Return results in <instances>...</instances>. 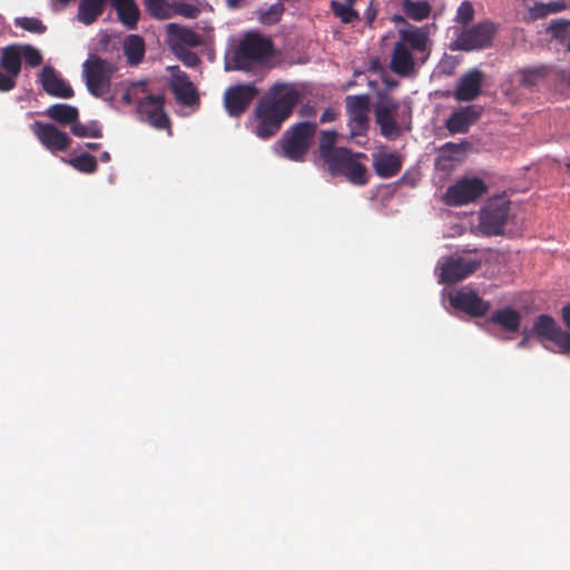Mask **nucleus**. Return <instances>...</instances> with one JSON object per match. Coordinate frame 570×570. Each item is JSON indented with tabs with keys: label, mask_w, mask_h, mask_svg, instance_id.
Listing matches in <instances>:
<instances>
[{
	"label": "nucleus",
	"mask_w": 570,
	"mask_h": 570,
	"mask_svg": "<svg viewBox=\"0 0 570 570\" xmlns=\"http://www.w3.org/2000/svg\"><path fill=\"white\" fill-rule=\"evenodd\" d=\"M173 9H175L176 13L181 14L189 19L196 18L199 13V9L196 6L185 2L175 3L173 6Z\"/></svg>",
	"instance_id": "37998d69"
},
{
	"label": "nucleus",
	"mask_w": 570,
	"mask_h": 570,
	"mask_svg": "<svg viewBox=\"0 0 570 570\" xmlns=\"http://www.w3.org/2000/svg\"><path fill=\"white\" fill-rule=\"evenodd\" d=\"M145 7L153 18L165 20L171 17L173 7L166 0H145Z\"/></svg>",
	"instance_id": "72a5a7b5"
},
{
	"label": "nucleus",
	"mask_w": 570,
	"mask_h": 570,
	"mask_svg": "<svg viewBox=\"0 0 570 570\" xmlns=\"http://www.w3.org/2000/svg\"><path fill=\"white\" fill-rule=\"evenodd\" d=\"M122 100L126 102V104H131V97H130V92L127 91L122 95Z\"/></svg>",
	"instance_id": "5fc2aeb1"
},
{
	"label": "nucleus",
	"mask_w": 570,
	"mask_h": 570,
	"mask_svg": "<svg viewBox=\"0 0 570 570\" xmlns=\"http://www.w3.org/2000/svg\"><path fill=\"white\" fill-rule=\"evenodd\" d=\"M316 130L317 124L311 121H301L291 126L279 140L282 155L292 161H304Z\"/></svg>",
	"instance_id": "20e7f679"
},
{
	"label": "nucleus",
	"mask_w": 570,
	"mask_h": 570,
	"mask_svg": "<svg viewBox=\"0 0 570 570\" xmlns=\"http://www.w3.org/2000/svg\"><path fill=\"white\" fill-rule=\"evenodd\" d=\"M39 81L49 96L68 99L75 95L71 86L51 66L43 67L39 75Z\"/></svg>",
	"instance_id": "aec40b11"
},
{
	"label": "nucleus",
	"mask_w": 570,
	"mask_h": 570,
	"mask_svg": "<svg viewBox=\"0 0 570 570\" xmlns=\"http://www.w3.org/2000/svg\"><path fill=\"white\" fill-rule=\"evenodd\" d=\"M109 3L117 13L119 22L128 30L137 29L140 10L135 0H80L77 19L85 26L95 23Z\"/></svg>",
	"instance_id": "f03ea898"
},
{
	"label": "nucleus",
	"mask_w": 570,
	"mask_h": 570,
	"mask_svg": "<svg viewBox=\"0 0 570 570\" xmlns=\"http://www.w3.org/2000/svg\"><path fill=\"white\" fill-rule=\"evenodd\" d=\"M299 101L297 90L283 83L274 85L259 100L255 116L257 119L256 135L267 139L275 136L282 124L293 114Z\"/></svg>",
	"instance_id": "f257e3e1"
},
{
	"label": "nucleus",
	"mask_w": 570,
	"mask_h": 570,
	"mask_svg": "<svg viewBox=\"0 0 570 570\" xmlns=\"http://www.w3.org/2000/svg\"><path fill=\"white\" fill-rule=\"evenodd\" d=\"M71 132L77 137H102V131L97 121H92L89 125L80 124L75 121L70 128Z\"/></svg>",
	"instance_id": "e433bc0d"
},
{
	"label": "nucleus",
	"mask_w": 570,
	"mask_h": 570,
	"mask_svg": "<svg viewBox=\"0 0 570 570\" xmlns=\"http://www.w3.org/2000/svg\"><path fill=\"white\" fill-rule=\"evenodd\" d=\"M569 22L563 20H554L551 22L550 29L559 35L560 32L566 31Z\"/></svg>",
	"instance_id": "49530a36"
},
{
	"label": "nucleus",
	"mask_w": 570,
	"mask_h": 570,
	"mask_svg": "<svg viewBox=\"0 0 570 570\" xmlns=\"http://www.w3.org/2000/svg\"><path fill=\"white\" fill-rule=\"evenodd\" d=\"M399 42L406 43L411 52L416 51L420 53H425V57L422 58V62H424L426 57L429 56V37L428 33L421 28L401 31V40Z\"/></svg>",
	"instance_id": "393cba45"
},
{
	"label": "nucleus",
	"mask_w": 570,
	"mask_h": 570,
	"mask_svg": "<svg viewBox=\"0 0 570 570\" xmlns=\"http://www.w3.org/2000/svg\"><path fill=\"white\" fill-rule=\"evenodd\" d=\"M170 70L169 89L176 101L185 107L198 108L200 105L199 92L189 76L179 67H173Z\"/></svg>",
	"instance_id": "4468645a"
},
{
	"label": "nucleus",
	"mask_w": 570,
	"mask_h": 570,
	"mask_svg": "<svg viewBox=\"0 0 570 570\" xmlns=\"http://www.w3.org/2000/svg\"><path fill=\"white\" fill-rule=\"evenodd\" d=\"M86 147L89 148V149H92V150H97V149L100 148V144H98V142H87Z\"/></svg>",
	"instance_id": "864d4df0"
},
{
	"label": "nucleus",
	"mask_w": 570,
	"mask_h": 570,
	"mask_svg": "<svg viewBox=\"0 0 570 570\" xmlns=\"http://www.w3.org/2000/svg\"><path fill=\"white\" fill-rule=\"evenodd\" d=\"M17 86V78L7 71L0 70V92H8Z\"/></svg>",
	"instance_id": "c03bdc74"
},
{
	"label": "nucleus",
	"mask_w": 570,
	"mask_h": 570,
	"mask_svg": "<svg viewBox=\"0 0 570 570\" xmlns=\"http://www.w3.org/2000/svg\"><path fill=\"white\" fill-rule=\"evenodd\" d=\"M337 112L333 108H326L321 115V124L332 122L336 119Z\"/></svg>",
	"instance_id": "a18cd8bd"
},
{
	"label": "nucleus",
	"mask_w": 570,
	"mask_h": 570,
	"mask_svg": "<svg viewBox=\"0 0 570 570\" xmlns=\"http://www.w3.org/2000/svg\"><path fill=\"white\" fill-rule=\"evenodd\" d=\"M450 305L470 317H483L491 308V304L478 295L476 292L462 287L449 297Z\"/></svg>",
	"instance_id": "f3484780"
},
{
	"label": "nucleus",
	"mask_w": 570,
	"mask_h": 570,
	"mask_svg": "<svg viewBox=\"0 0 570 570\" xmlns=\"http://www.w3.org/2000/svg\"><path fill=\"white\" fill-rule=\"evenodd\" d=\"M402 157L396 153H380L374 155L373 168L383 179L396 176L402 168Z\"/></svg>",
	"instance_id": "b1692460"
},
{
	"label": "nucleus",
	"mask_w": 570,
	"mask_h": 570,
	"mask_svg": "<svg viewBox=\"0 0 570 570\" xmlns=\"http://www.w3.org/2000/svg\"><path fill=\"white\" fill-rule=\"evenodd\" d=\"M401 183L404 184V185H409V186L413 187V186H415L416 180L414 178H412L409 173H405L401 177Z\"/></svg>",
	"instance_id": "8fccbe9b"
},
{
	"label": "nucleus",
	"mask_w": 570,
	"mask_h": 570,
	"mask_svg": "<svg viewBox=\"0 0 570 570\" xmlns=\"http://www.w3.org/2000/svg\"><path fill=\"white\" fill-rule=\"evenodd\" d=\"M510 204L505 200L489 202L480 213V230L487 236L500 235L508 222Z\"/></svg>",
	"instance_id": "f8f14e48"
},
{
	"label": "nucleus",
	"mask_w": 570,
	"mask_h": 570,
	"mask_svg": "<svg viewBox=\"0 0 570 570\" xmlns=\"http://www.w3.org/2000/svg\"><path fill=\"white\" fill-rule=\"evenodd\" d=\"M562 318L566 326L570 330V305L562 308ZM539 341L549 342L561 354L570 353V333L563 331L558 323L548 314L539 315L531 331Z\"/></svg>",
	"instance_id": "423d86ee"
},
{
	"label": "nucleus",
	"mask_w": 570,
	"mask_h": 570,
	"mask_svg": "<svg viewBox=\"0 0 570 570\" xmlns=\"http://www.w3.org/2000/svg\"><path fill=\"white\" fill-rule=\"evenodd\" d=\"M31 129L41 145L51 153L67 151L71 145L68 134L59 130L55 125L35 121Z\"/></svg>",
	"instance_id": "a211bd4d"
},
{
	"label": "nucleus",
	"mask_w": 570,
	"mask_h": 570,
	"mask_svg": "<svg viewBox=\"0 0 570 570\" xmlns=\"http://www.w3.org/2000/svg\"><path fill=\"white\" fill-rule=\"evenodd\" d=\"M403 12L415 21H422L429 18L431 13V6L428 1H412L403 0L402 2Z\"/></svg>",
	"instance_id": "2f4dec72"
},
{
	"label": "nucleus",
	"mask_w": 570,
	"mask_h": 570,
	"mask_svg": "<svg viewBox=\"0 0 570 570\" xmlns=\"http://www.w3.org/2000/svg\"><path fill=\"white\" fill-rule=\"evenodd\" d=\"M16 27H19L26 31L41 35L47 30V27L43 24V22L33 17H20L16 18L14 20Z\"/></svg>",
	"instance_id": "4c0bfd02"
},
{
	"label": "nucleus",
	"mask_w": 570,
	"mask_h": 570,
	"mask_svg": "<svg viewBox=\"0 0 570 570\" xmlns=\"http://www.w3.org/2000/svg\"><path fill=\"white\" fill-rule=\"evenodd\" d=\"M316 115V109L312 106H304L301 109L302 117H314Z\"/></svg>",
	"instance_id": "09e8293b"
},
{
	"label": "nucleus",
	"mask_w": 570,
	"mask_h": 570,
	"mask_svg": "<svg viewBox=\"0 0 570 570\" xmlns=\"http://www.w3.org/2000/svg\"><path fill=\"white\" fill-rule=\"evenodd\" d=\"M258 94L259 90L253 83H242L229 87L224 94L226 111L230 117L242 116Z\"/></svg>",
	"instance_id": "dca6fc26"
},
{
	"label": "nucleus",
	"mask_w": 570,
	"mask_h": 570,
	"mask_svg": "<svg viewBox=\"0 0 570 570\" xmlns=\"http://www.w3.org/2000/svg\"><path fill=\"white\" fill-rule=\"evenodd\" d=\"M483 77V72L478 69L463 75L456 85L454 99L456 101L474 100L481 94Z\"/></svg>",
	"instance_id": "412c9836"
},
{
	"label": "nucleus",
	"mask_w": 570,
	"mask_h": 570,
	"mask_svg": "<svg viewBox=\"0 0 570 570\" xmlns=\"http://www.w3.org/2000/svg\"><path fill=\"white\" fill-rule=\"evenodd\" d=\"M488 322L501 326L507 332L514 333L520 327L521 316L514 308L505 307L494 312Z\"/></svg>",
	"instance_id": "cd10ccee"
},
{
	"label": "nucleus",
	"mask_w": 570,
	"mask_h": 570,
	"mask_svg": "<svg viewBox=\"0 0 570 570\" xmlns=\"http://www.w3.org/2000/svg\"><path fill=\"white\" fill-rule=\"evenodd\" d=\"M46 115L59 124L72 126L78 120L79 111L70 105L55 104L47 109Z\"/></svg>",
	"instance_id": "c85d7f7f"
},
{
	"label": "nucleus",
	"mask_w": 570,
	"mask_h": 570,
	"mask_svg": "<svg viewBox=\"0 0 570 570\" xmlns=\"http://www.w3.org/2000/svg\"><path fill=\"white\" fill-rule=\"evenodd\" d=\"M399 104L389 95L381 94L374 106L375 121L382 136L393 140L401 135V128L395 119Z\"/></svg>",
	"instance_id": "9b49d317"
},
{
	"label": "nucleus",
	"mask_w": 570,
	"mask_h": 570,
	"mask_svg": "<svg viewBox=\"0 0 570 570\" xmlns=\"http://www.w3.org/2000/svg\"><path fill=\"white\" fill-rule=\"evenodd\" d=\"M375 17H376V10L372 9V8H368L366 10V24L371 26L373 23Z\"/></svg>",
	"instance_id": "3c124183"
},
{
	"label": "nucleus",
	"mask_w": 570,
	"mask_h": 570,
	"mask_svg": "<svg viewBox=\"0 0 570 570\" xmlns=\"http://www.w3.org/2000/svg\"><path fill=\"white\" fill-rule=\"evenodd\" d=\"M21 60L24 59L26 63L32 68L42 63V55L39 49L31 45H20Z\"/></svg>",
	"instance_id": "58836bf2"
},
{
	"label": "nucleus",
	"mask_w": 570,
	"mask_h": 570,
	"mask_svg": "<svg viewBox=\"0 0 570 570\" xmlns=\"http://www.w3.org/2000/svg\"><path fill=\"white\" fill-rule=\"evenodd\" d=\"M549 72V67L544 65L527 67L519 71V81L522 86L531 88L541 83L548 77Z\"/></svg>",
	"instance_id": "c756f323"
},
{
	"label": "nucleus",
	"mask_w": 570,
	"mask_h": 570,
	"mask_svg": "<svg viewBox=\"0 0 570 570\" xmlns=\"http://www.w3.org/2000/svg\"><path fill=\"white\" fill-rule=\"evenodd\" d=\"M481 265L482 259L476 257H448L440 266V282L448 285L456 284L476 272Z\"/></svg>",
	"instance_id": "9d476101"
},
{
	"label": "nucleus",
	"mask_w": 570,
	"mask_h": 570,
	"mask_svg": "<svg viewBox=\"0 0 570 570\" xmlns=\"http://www.w3.org/2000/svg\"><path fill=\"white\" fill-rule=\"evenodd\" d=\"M145 40L139 35H129L124 39V53L130 66H138L145 57Z\"/></svg>",
	"instance_id": "a878e982"
},
{
	"label": "nucleus",
	"mask_w": 570,
	"mask_h": 570,
	"mask_svg": "<svg viewBox=\"0 0 570 570\" xmlns=\"http://www.w3.org/2000/svg\"><path fill=\"white\" fill-rule=\"evenodd\" d=\"M483 108L478 105L461 107L453 111L445 121V128L451 134H465L481 117Z\"/></svg>",
	"instance_id": "6ab92c4d"
},
{
	"label": "nucleus",
	"mask_w": 570,
	"mask_h": 570,
	"mask_svg": "<svg viewBox=\"0 0 570 570\" xmlns=\"http://www.w3.org/2000/svg\"><path fill=\"white\" fill-rule=\"evenodd\" d=\"M474 18V8L469 0L461 2L456 10L455 21L463 26L470 23Z\"/></svg>",
	"instance_id": "a19ab883"
},
{
	"label": "nucleus",
	"mask_w": 570,
	"mask_h": 570,
	"mask_svg": "<svg viewBox=\"0 0 570 570\" xmlns=\"http://www.w3.org/2000/svg\"><path fill=\"white\" fill-rule=\"evenodd\" d=\"M166 29L171 49L185 48V46L196 48L204 45L203 37L190 28L169 23Z\"/></svg>",
	"instance_id": "4be33fe9"
},
{
	"label": "nucleus",
	"mask_w": 570,
	"mask_h": 570,
	"mask_svg": "<svg viewBox=\"0 0 570 570\" xmlns=\"http://www.w3.org/2000/svg\"><path fill=\"white\" fill-rule=\"evenodd\" d=\"M165 97L163 95H148L137 105L139 119L149 124L157 130L170 129V119L164 110Z\"/></svg>",
	"instance_id": "ddd939ff"
},
{
	"label": "nucleus",
	"mask_w": 570,
	"mask_h": 570,
	"mask_svg": "<svg viewBox=\"0 0 570 570\" xmlns=\"http://www.w3.org/2000/svg\"><path fill=\"white\" fill-rule=\"evenodd\" d=\"M20 45H9L1 50L0 67L18 79L21 71Z\"/></svg>",
	"instance_id": "bb28decb"
},
{
	"label": "nucleus",
	"mask_w": 570,
	"mask_h": 570,
	"mask_svg": "<svg viewBox=\"0 0 570 570\" xmlns=\"http://www.w3.org/2000/svg\"><path fill=\"white\" fill-rule=\"evenodd\" d=\"M564 0H552L547 3L535 2L530 9L531 17L533 19H543L552 13H558L567 9Z\"/></svg>",
	"instance_id": "473e14b6"
},
{
	"label": "nucleus",
	"mask_w": 570,
	"mask_h": 570,
	"mask_svg": "<svg viewBox=\"0 0 570 570\" xmlns=\"http://www.w3.org/2000/svg\"><path fill=\"white\" fill-rule=\"evenodd\" d=\"M273 55V42L262 35L249 32L245 35L236 49L233 62L236 70H250Z\"/></svg>",
	"instance_id": "39448f33"
},
{
	"label": "nucleus",
	"mask_w": 570,
	"mask_h": 570,
	"mask_svg": "<svg viewBox=\"0 0 570 570\" xmlns=\"http://www.w3.org/2000/svg\"><path fill=\"white\" fill-rule=\"evenodd\" d=\"M69 164L75 169L83 174H94L98 169L96 157L88 153H82L79 156L71 158Z\"/></svg>",
	"instance_id": "f704fd0d"
},
{
	"label": "nucleus",
	"mask_w": 570,
	"mask_h": 570,
	"mask_svg": "<svg viewBox=\"0 0 570 570\" xmlns=\"http://www.w3.org/2000/svg\"><path fill=\"white\" fill-rule=\"evenodd\" d=\"M100 160L102 163H108L110 161V154L108 151H104L101 155H100Z\"/></svg>",
	"instance_id": "603ef678"
},
{
	"label": "nucleus",
	"mask_w": 570,
	"mask_h": 570,
	"mask_svg": "<svg viewBox=\"0 0 570 570\" xmlns=\"http://www.w3.org/2000/svg\"><path fill=\"white\" fill-rule=\"evenodd\" d=\"M443 149L444 150H449L451 153H461L464 150V144H455V142H446L444 146H443Z\"/></svg>",
	"instance_id": "de8ad7c7"
},
{
	"label": "nucleus",
	"mask_w": 570,
	"mask_h": 570,
	"mask_svg": "<svg viewBox=\"0 0 570 570\" xmlns=\"http://www.w3.org/2000/svg\"><path fill=\"white\" fill-rule=\"evenodd\" d=\"M366 159L364 153H353L344 147L323 165L332 176H343L353 185L364 186L368 183V175L362 161Z\"/></svg>",
	"instance_id": "7ed1b4c3"
},
{
	"label": "nucleus",
	"mask_w": 570,
	"mask_h": 570,
	"mask_svg": "<svg viewBox=\"0 0 570 570\" xmlns=\"http://www.w3.org/2000/svg\"><path fill=\"white\" fill-rule=\"evenodd\" d=\"M345 101L351 136L365 135L368 128L370 97L367 95L347 96Z\"/></svg>",
	"instance_id": "2eb2a0df"
},
{
	"label": "nucleus",
	"mask_w": 570,
	"mask_h": 570,
	"mask_svg": "<svg viewBox=\"0 0 570 570\" xmlns=\"http://www.w3.org/2000/svg\"><path fill=\"white\" fill-rule=\"evenodd\" d=\"M283 12L284 6L282 3L272 4L259 13V21L264 24H275L281 20Z\"/></svg>",
	"instance_id": "ea45409f"
},
{
	"label": "nucleus",
	"mask_w": 570,
	"mask_h": 570,
	"mask_svg": "<svg viewBox=\"0 0 570 570\" xmlns=\"http://www.w3.org/2000/svg\"><path fill=\"white\" fill-rule=\"evenodd\" d=\"M331 7L334 14L340 18L343 23H352L360 19L357 11L352 8L351 1L346 3L332 1Z\"/></svg>",
	"instance_id": "c9c22d12"
},
{
	"label": "nucleus",
	"mask_w": 570,
	"mask_h": 570,
	"mask_svg": "<svg viewBox=\"0 0 570 570\" xmlns=\"http://www.w3.org/2000/svg\"><path fill=\"white\" fill-rule=\"evenodd\" d=\"M173 51L186 67L194 68L200 63L199 57L187 48L173 49Z\"/></svg>",
	"instance_id": "79ce46f5"
},
{
	"label": "nucleus",
	"mask_w": 570,
	"mask_h": 570,
	"mask_svg": "<svg viewBox=\"0 0 570 570\" xmlns=\"http://www.w3.org/2000/svg\"><path fill=\"white\" fill-rule=\"evenodd\" d=\"M391 70L400 77H410L415 69V60L409 46L403 42H396L391 56Z\"/></svg>",
	"instance_id": "5701e85b"
},
{
	"label": "nucleus",
	"mask_w": 570,
	"mask_h": 570,
	"mask_svg": "<svg viewBox=\"0 0 570 570\" xmlns=\"http://www.w3.org/2000/svg\"><path fill=\"white\" fill-rule=\"evenodd\" d=\"M240 0H227V3L230 8H237Z\"/></svg>",
	"instance_id": "6e6d98bb"
},
{
	"label": "nucleus",
	"mask_w": 570,
	"mask_h": 570,
	"mask_svg": "<svg viewBox=\"0 0 570 570\" xmlns=\"http://www.w3.org/2000/svg\"><path fill=\"white\" fill-rule=\"evenodd\" d=\"M82 68L86 87L92 96L102 97L110 91L111 78L116 71L114 63L98 56H90Z\"/></svg>",
	"instance_id": "0eeeda50"
},
{
	"label": "nucleus",
	"mask_w": 570,
	"mask_h": 570,
	"mask_svg": "<svg viewBox=\"0 0 570 570\" xmlns=\"http://www.w3.org/2000/svg\"><path fill=\"white\" fill-rule=\"evenodd\" d=\"M337 132L334 130H323L318 138V153L323 164L340 151L341 147H336Z\"/></svg>",
	"instance_id": "7c9ffc66"
},
{
	"label": "nucleus",
	"mask_w": 570,
	"mask_h": 570,
	"mask_svg": "<svg viewBox=\"0 0 570 570\" xmlns=\"http://www.w3.org/2000/svg\"><path fill=\"white\" fill-rule=\"evenodd\" d=\"M488 187L485 183L478 177L462 178L448 187L444 194V202L450 206H462L475 202Z\"/></svg>",
	"instance_id": "6e6552de"
},
{
	"label": "nucleus",
	"mask_w": 570,
	"mask_h": 570,
	"mask_svg": "<svg viewBox=\"0 0 570 570\" xmlns=\"http://www.w3.org/2000/svg\"><path fill=\"white\" fill-rule=\"evenodd\" d=\"M495 26L489 21H481L471 28L464 29L454 42V49L472 51L491 46L495 35Z\"/></svg>",
	"instance_id": "1a4fd4ad"
}]
</instances>
